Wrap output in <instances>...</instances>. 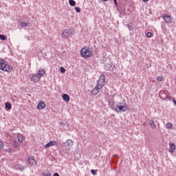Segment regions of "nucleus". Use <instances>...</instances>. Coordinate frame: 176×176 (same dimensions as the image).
Returning a JSON list of instances; mask_svg holds the SVG:
<instances>
[{
    "label": "nucleus",
    "instance_id": "32",
    "mask_svg": "<svg viewBox=\"0 0 176 176\" xmlns=\"http://www.w3.org/2000/svg\"><path fill=\"white\" fill-rule=\"evenodd\" d=\"M75 10L76 13H80V8L79 7H76Z\"/></svg>",
    "mask_w": 176,
    "mask_h": 176
},
{
    "label": "nucleus",
    "instance_id": "26",
    "mask_svg": "<svg viewBox=\"0 0 176 176\" xmlns=\"http://www.w3.org/2000/svg\"><path fill=\"white\" fill-rule=\"evenodd\" d=\"M19 142H17L16 141H14V142L12 143V146H14V148H19Z\"/></svg>",
    "mask_w": 176,
    "mask_h": 176
},
{
    "label": "nucleus",
    "instance_id": "23",
    "mask_svg": "<svg viewBox=\"0 0 176 176\" xmlns=\"http://www.w3.org/2000/svg\"><path fill=\"white\" fill-rule=\"evenodd\" d=\"M17 138H18L19 142H23V135L18 134L17 135Z\"/></svg>",
    "mask_w": 176,
    "mask_h": 176
},
{
    "label": "nucleus",
    "instance_id": "29",
    "mask_svg": "<svg viewBox=\"0 0 176 176\" xmlns=\"http://www.w3.org/2000/svg\"><path fill=\"white\" fill-rule=\"evenodd\" d=\"M160 96L161 98H162V97H163V98H166V96H168V95H166V92L163 91V93H161L160 94Z\"/></svg>",
    "mask_w": 176,
    "mask_h": 176
},
{
    "label": "nucleus",
    "instance_id": "12",
    "mask_svg": "<svg viewBox=\"0 0 176 176\" xmlns=\"http://www.w3.org/2000/svg\"><path fill=\"white\" fill-rule=\"evenodd\" d=\"M0 67H10L5 59L0 58Z\"/></svg>",
    "mask_w": 176,
    "mask_h": 176
},
{
    "label": "nucleus",
    "instance_id": "41",
    "mask_svg": "<svg viewBox=\"0 0 176 176\" xmlns=\"http://www.w3.org/2000/svg\"><path fill=\"white\" fill-rule=\"evenodd\" d=\"M143 2H148L149 0H142Z\"/></svg>",
    "mask_w": 176,
    "mask_h": 176
},
{
    "label": "nucleus",
    "instance_id": "19",
    "mask_svg": "<svg viewBox=\"0 0 176 176\" xmlns=\"http://www.w3.org/2000/svg\"><path fill=\"white\" fill-rule=\"evenodd\" d=\"M115 69H116V67H106L105 70L106 71H111V72H115Z\"/></svg>",
    "mask_w": 176,
    "mask_h": 176
},
{
    "label": "nucleus",
    "instance_id": "18",
    "mask_svg": "<svg viewBox=\"0 0 176 176\" xmlns=\"http://www.w3.org/2000/svg\"><path fill=\"white\" fill-rule=\"evenodd\" d=\"M5 108L6 109H9V110L12 109V104L9 102H6L5 103Z\"/></svg>",
    "mask_w": 176,
    "mask_h": 176
},
{
    "label": "nucleus",
    "instance_id": "21",
    "mask_svg": "<svg viewBox=\"0 0 176 176\" xmlns=\"http://www.w3.org/2000/svg\"><path fill=\"white\" fill-rule=\"evenodd\" d=\"M166 127L168 130H170V129H173V124L170 122H167L166 124Z\"/></svg>",
    "mask_w": 176,
    "mask_h": 176
},
{
    "label": "nucleus",
    "instance_id": "43",
    "mask_svg": "<svg viewBox=\"0 0 176 176\" xmlns=\"http://www.w3.org/2000/svg\"><path fill=\"white\" fill-rule=\"evenodd\" d=\"M164 72V74L167 73V70H165Z\"/></svg>",
    "mask_w": 176,
    "mask_h": 176
},
{
    "label": "nucleus",
    "instance_id": "14",
    "mask_svg": "<svg viewBox=\"0 0 176 176\" xmlns=\"http://www.w3.org/2000/svg\"><path fill=\"white\" fill-rule=\"evenodd\" d=\"M162 100H168L169 101H173V102L176 105V100L174 99V98L170 96H166L165 98L162 97Z\"/></svg>",
    "mask_w": 176,
    "mask_h": 176
},
{
    "label": "nucleus",
    "instance_id": "22",
    "mask_svg": "<svg viewBox=\"0 0 176 176\" xmlns=\"http://www.w3.org/2000/svg\"><path fill=\"white\" fill-rule=\"evenodd\" d=\"M113 163H118L119 162V157L116 155H113Z\"/></svg>",
    "mask_w": 176,
    "mask_h": 176
},
{
    "label": "nucleus",
    "instance_id": "13",
    "mask_svg": "<svg viewBox=\"0 0 176 176\" xmlns=\"http://www.w3.org/2000/svg\"><path fill=\"white\" fill-rule=\"evenodd\" d=\"M45 70L40 69L37 71V73L36 74H37V76H38V78L41 79L42 78V76H43V75H45Z\"/></svg>",
    "mask_w": 176,
    "mask_h": 176
},
{
    "label": "nucleus",
    "instance_id": "36",
    "mask_svg": "<svg viewBox=\"0 0 176 176\" xmlns=\"http://www.w3.org/2000/svg\"><path fill=\"white\" fill-rule=\"evenodd\" d=\"M3 148V142L0 141V149H2Z\"/></svg>",
    "mask_w": 176,
    "mask_h": 176
},
{
    "label": "nucleus",
    "instance_id": "6",
    "mask_svg": "<svg viewBox=\"0 0 176 176\" xmlns=\"http://www.w3.org/2000/svg\"><path fill=\"white\" fill-rule=\"evenodd\" d=\"M98 85H99L100 88H102V86L105 85V75L102 74L100 76L99 80L98 81Z\"/></svg>",
    "mask_w": 176,
    "mask_h": 176
},
{
    "label": "nucleus",
    "instance_id": "25",
    "mask_svg": "<svg viewBox=\"0 0 176 176\" xmlns=\"http://www.w3.org/2000/svg\"><path fill=\"white\" fill-rule=\"evenodd\" d=\"M126 27L129 30V31H133V30H134V28L133 27V25H131V23L128 24Z\"/></svg>",
    "mask_w": 176,
    "mask_h": 176
},
{
    "label": "nucleus",
    "instance_id": "20",
    "mask_svg": "<svg viewBox=\"0 0 176 176\" xmlns=\"http://www.w3.org/2000/svg\"><path fill=\"white\" fill-rule=\"evenodd\" d=\"M149 126L151 127V129H156V124H155V122H153V120L149 121Z\"/></svg>",
    "mask_w": 176,
    "mask_h": 176
},
{
    "label": "nucleus",
    "instance_id": "28",
    "mask_svg": "<svg viewBox=\"0 0 176 176\" xmlns=\"http://www.w3.org/2000/svg\"><path fill=\"white\" fill-rule=\"evenodd\" d=\"M65 68H64V67H60V72H61V74H65Z\"/></svg>",
    "mask_w": 176,
    "mask_h": 176
},
{
    "label": "nucleus",
    "instance_id": "4",
    "mask_svg": "<svg viewBox=\"0 0 176 176\" xmlns=\"http://www.w3.org/2000/svg\"><path fill=\"white\" fill-rule=\"evenodd\" d=\"M72 145H74V142L71 139L67 140L65 142L62 144V146L65 151L71 149V148H72Z\"/></svg>",
    "mask_w": 176,
    "mask_h": 176
},
{
    "label": "nucleus",
    "instance_id": "17",
    "mask_svg": "<svg viewBox=\"0 0 176 176\" xmlns=\"http://www.w3.org/2000/svg\"><path fill=\"white\" fill-rule=\"evenodd\" d=\"M56 144V141H50L45 145V148H50V146H54Z\"/></svg>",
    "mask_w": 176,
    "mask_h": 176
},
{
    "label": "nucleus",
    "instance_id": "39",
    "mask_svg": "<svg viewBox=\"0 0 176 176\" xmlns=\"http://www.w3.org/2000/svg\"><path fill=\"white\" fill-rule=\"evenodd\" d=\"M53 176H60V175L58 173H54Z\"/></svg>",
    "mask_w": 176,
    "mask_h": 176
},
{
    "label": "nucleus",
    "instance_id": "11",
    "mask_svg": "<svg viewBox=\"0 0 176 176\" xmlns=\"http://www.w3.org/2000/svg\"><path fill=\"white\" fill-rule=\"evenodd\" d=\"M0 69L5 72H10L13 69V67H0Z\"/></svg>",
    "mask_w": 176,
    "mask_h": 176
},
{
    "label": "nucleus",
    "instance_id": "5",
    "mask_svg": "<svg viewBox=\"0 0 176 176\" xmlns=\"http://www.w3.org/2000/svg\"><path fill=\"white\" fill-rule=\"evenodd\" d=\"M27 160L30 165L36 166V161L35 160V157L32 155H29L27 158Z\"/></svg>",
    "mask_w": 176,
    "mask_h": 176
},
{
    "label": "nucleus",
    "instance_id": "37",
    "mask_svg": "<svg viewBox=\"0 0 176 176\" xmlns=\"http://www.w3.org/2000/svg\"><path fill=\"white\" fill-rule=\"evenodd\" d=\"M19 168L21 171H23V170H24L25 168L23 166H21Z\"/></svg>",
    "mask_w": 176,
    "mask_h": 176
},
{
    "label": "nucleus",
    "instance_id": "15",
    "mask_svg": "<svg viewBox=\"0 0 176 176\" xmlns=\"http://www.w3.org/2000/svg\"><path fill=\"white\" fill-rule=\"evenodd\" d=\"M169 146H170V148H169L170 153H174V151H175V144L170 143Z\"/></svg>",
    "mask_w": 176,
    "mask_h": 176
},
{
    "label": "nucleus",
    "instance_id": "27",
    "mask_svg": "<svg viewBox=\"0 0 176 176\" xmlns=\"http://www.w3.org/2000/svg\"><path fill=\"white\" fill-rule=\"evenodd\" d=\"M0 39L1 41H6V36L3 34H0Z\"/></svg>",
    "mask_w": 176,
    "mask_h": 176
},
{
    "label": "nucleus",
    "instance_id": "42",
    "mask_svg": "<svg viewBox=\"0 0 176 176\" xmlns=\"http://www.w3.org/2000/svg\"><path fill=\"white\" fill-rule=\"evenodd\" d=\"M101 1H103V2H107V1L108 0H101Z\"/></svg>",
    "mask_w": 176,
    "mask_h": 176
},
{
    "label": "nucleus",
    "instance_id": "24",
    "mask_svg": "<svg viewBox=\"0 0 176 176\" xmlns=\"http://www.w3.org/2000/svg\"><path fill=\"white\" fill-rule=\"evenodd\" d=\"M69 3L70 6H75L76 5V2L74 0H69Z\"/></svg>",
    "mask_w": 176,
    "mask_h": 176
},
{
    "label": "nucleus",
    "instance_id": "33",
    "mask_svg": "<svg viewBox=\"0 0 176 176\" xmlns=\"http://www.w3.org/2000/svg\"><path fill=\"white\" fill-rule=\"evenodd\" d=\"M157 79L158 82H162L164 78H163V76H158L157 78Z\"/></svg>",
    "mask_w": 176,
    "mask_h": 176
},
{
    "label": "nucleus",
    "instance_id": "44",
    "mask_svg": "<svg viewBox=\"0 0 176 176\" xmlns=\"http://www.w3.org/2000/svg\"><path fill=\"white\" fill-rule=\"evenodd\" d=\"M143 125L145 126V123H144Z\"/></svg>",
    "mask_w": 176,
    "mask_h": 176
},
{
    "label": "nucleus",
    "instance_id": "2",
    "mask_svg": "<svg viewBox=\"0 0 176 176\" xmlns=\"http://www.w3.org/2000/svg\"><path fill=\"white\" fill-rule=\"evenodd\" d=\"M74 35V28H70L69 29H65L62 33V38L65 39H68V38H71Z\"/></svg>",
    "mask_w": 176,
    "mask_h": 176
},
{
    "label": "nucleus",
    "instance_id": "30",
    "mask_svg": "<svg viewBox=\"0 0 176 176\" xmlns=\"http://www.w3.org/2000/svg\"><path fill=\"white\" fill-rule=\"evenodd\" d=\"M146 36H147V38H151L152 37V32H148Z\"/></svg>",
    "mask_w": 176,
    "mask_h": 176
},
{
    "label": "nucleus",
    "instance_id": "10",
    "mask_svg": "<svg viewBox=\"0 0 176 176\" xmlns=\"http://www.w3.org/2000/svg\"><path fill=\"white\" fill-rule=\"evenodd\" d=\"M45 107H46V104H45V102H43V101L38 102V104L37 105V109L41 111V109H43Z\"/></svg>",
    "mask_w": 176,
    "mask_h": 176
},
{
    "label": "nucleus",
    "instance_id": "35",
    "mask_svg": "<svg viewBox=\"0 0 176 176\" xmlns=\"http://www.w3.org/2000/svg\"><path fill=\"white\" fill-rule=\"evenodd\" d=\"M43 176H52V174L43 173Z\"/></svg>",
    "mask_w": 176,
    "mask_h": 176
},
{
    "label": "nucleus",
    "instance_id": "1",
    "mask_svg": "<svg viewBox=\"0 0 176 176\" xmlns=\"http://www.w3.org/2000/svg\"><path fill=\"white\" fill-rule=\"evenodd\" d=\"M127 109H129L127 104L120 102L117 104L116 107L115 108L116 112H126Z\"/></svg>",
    "mask_w": 176,
    "mask_h": 176
},
{
    "label": "nucleus",
    "instance_id": "16",
    "mask_svg": "<svg viewBox=\"0 0 176 176\" xmlns=\"http://www.w3.org/2000/svg\"><path fill=\"white\" fill-rule=\"evenodd\" d=\"M62 97L65 102H69V100H71V98H69V95L64 94Z\"/></svg>",
    "mask_w": 176,
    "mask_h": 176
},
{
    "label": "nucleus",
    "instance_id": "8",
    "mask_svg": "<svg viewBox=\"0 0 176 176\" xmlns=\"http://www.w3.org/2000/svg\"><path fill=\"white\" fill-rule=\"evenodd\" d=\"M30 80H31V82H34V83H38V82H39V80H41V78H39V76H38L37 74H33L32 75Z\"/></svg>",
    "mask_w": 176,
    "mask_h": 176
},
{
    "label": "nucleus",
    "instance_id": "40",
    "mask_svg": "<svg viewBox=\"0 0 176 176\" xmlns=\"http://www.w3.org/2000/svg\"><path fill=\"white\" fill-rule=\"evenodd\" d=\"M25 38H26V39H28V41H30V36H26Z\"/></svg>",
    "mask_w": 176,
    "mask_h": 176
},
{
    "label": "nucleus",
    "instance_id": "9",
    "mask_svg": "<svg viewBox=\"0 0 176 176\" xmlns=\"http://www.w3.org/2000/svg\"><path fill=\"white\" fill-rule=\"evenodd\" d=\"M100 89H102L101 87H100V85H96V87L92 89L91 92L92 96H97L100 92Z\"/></svg>",
    "mask_w": 176,
    "mask_h": 176
},
{
    "label": "nucleus",
    "instance_id": "7",
    "mask_svg": "<svg viewBox=\"0 0 176 176\" xmlns=\"http://www.w3.org/2000/svg\"><path fill=\"white\" fill-rule=\"evenodd\" d=\"M162 19H164V21L167 24H170V23H171L173 21V20H171V16L168 15V14H163L162 15Z\"/></svg>",
    "mask_w": 176,
    "mask_h": 176
},
{
    "label": "nucleus",
    "instance_id": "3",
    "mask_svg": "<svg viewBox=\"0 0 176 176\" xmlns=\"http://www.w3.org/2000/svg\"><path fill=\"white\" fill-rule=\"evenodd\" d=\"M80 54L84 58H89V57H91L93 52L87 47H84L80 50Z\"/></svg>",
    "mask_w": 176,
    "mask_h": 176
},
{
    "label": "nucleus",
    "instance_id": "34",
    "mask_svg": "<svg viewBox=\"0 0 176 176\" xmlns=\"http://www.w3.org/2000/svg\"><path fill=\"white\" fill-rule=\"evenodd\" d=\"M21 25H22V27H27V25H28V23H27L25 22H22Z\"/></svg>",
    "mask_w": 176,
    "mask_h": 176
},
{
    "label": "nucleus",
    "instance_id": "38",
    "mask_svg": "<svg viewBox=\"0 0 176 176\" xmlns=\"http://www.w3.org/2000/svg\"><path fill=\"white\" fill-rule=\"evenodd\" d=\"M114 3L116 6H118V0H114Z\"/></svg>",
    "mask_w": 176,
    "mask_h": 176
},
{
    "label": "nucleus",
    "instance_id": "31",
    "mask_svg": "<svg viewBox=\"0 0 176 176\" xmlns=\"http://www.w3.org/2000/svg\"><path fill=\"white\" fill-rule=\"evenodd\" d=\"M91 173L93 174V175H97V170L94 169H91Z\"/></svg>",
    "mask_w": 176,
    "mask_h": 176
}]
</instances>
